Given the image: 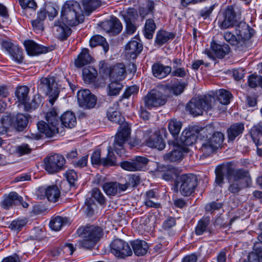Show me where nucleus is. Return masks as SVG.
<instances>
[{
    "label": "nucleus",
    "instance_id": "obj_1",
    "mask_svg": "<svg viewBox=\"0 0 262 262\" xmlns=\"http://www.w3.org/2000/svg\"><path fill=\"white\" fill-rule=\"evenodd\" d=\"M224 139L221 132H215L213 125L208 124L199 134V150L205 157L210 156L221 146Z\"/></svg>",
    "mask_w": 262,
    "mask_h": 262
},
{
    "label": "nucleus",
    "instance_id": "obj_2",
    "mask_svg": "<svg viewBox=\"0 0 262 262\" xmlns=\"http://www.w3.org/2000/svg\"><path fill=\"white\" fill-rule=\"evenodd\" d=\"M254 33V30L248 25L245 22L241 21L235 27L236 36L231 32L226 31L224 33V38L232 46L243 50L250 44V39Z\"/></svg>",
    "mask_w": 262,
    "mask_h": 262
},
{
    "label": "nucleus",
    "instance_id": "obj_3",
    "mask_svg": "<svg viewBox=\"0 0 262 262\" xmlns=\"http://www.w3.org/2000/svg\"><path fill=\"white\" fill-rule=\"evenodd\" d=\"M47 122L40 121L37 124L40 134H32L31 138L38 140L41 138V135L46 137H52L56 133H58L59 119L57 111L55 108L50 110L45 116Z\"/></svg>",
    "mask_w": 262,
    "mask_h": 262
},
{
    "label": "nucleus",
    "instance_id": "obj_4",
    "mask_svg": "<svg viewBox=\"0 0 262 262\" xmlns=\"http://www.w3.org/2000/svg\"><path fill=\"white\" fill-rule=\"evenodd\" d=\"M77 233L82 239L77 242L78 246L85 249L94 248L102 235V230L95 226L81 227L78 229Z\"/></svg>",
    "mask_w": 262,
    "mask_h": 262
},
{
    "label": "nucleus",
    "instance_id": "obj_5",
    "mask_svg": "<svg viewBox=\"0 0 262 262\" xmlns=\"http://www.w3.org/2000/svg\"><path fill=\"white\" fill-rule=\"evenodd\" d=\"M61 19L66 25L76 26L84 21L80 4L76 1H68L64 3L61 12Z\"/></svg>",
    "mask_w": 262,
    "mask_h": 262
},
{
    "label": "nucleus",
    "instance_id": "obj_6",
    "mask_svg": "<svg viewBox=\"0 0 262 262\" xmlns=\"http://www.w3.org/2000/svg\"><path fill=\"white\" fill-rule=\"evenodd\" d=\"M214 99L211 96L205 97L202 99L191 100L186 106V109L194 116L202 114L203 111H208L213 107Z\"/></svg>",
    "mask_w": 262,
    "mask_h": 262
},
{
    "label": "nucleus",
    "instance_id": "obj_7",
    "mask_svg": "<svg viewBox=\"0 0 262 262\" xmlns=\"http://www.w3.org/2000/svg\"><path fill=\"white\" fill-rule=\"evenodd\" d=\"M38 89L49 96V102L53 105L59 95V90L53 77H42L40 79Z\"/></svg>",
    "mask_w": 262,
    "mask_h": 262
},
{
    "label": "nucleus",
    "instance_id": "obj_8",
    "mask_svg": "<svg viewBox=\"0 0 262 262\" xmlns=\"http://www.w3.org/2000/svg\"><path fill=\"white\" fill-rule=\"evenodd\" d=\"M130 126L125 122L122 124L115 136L113 148L116 152L121 156L124 153V145L130 137Z\"/></svg>",
    "mask_w": 262,
    "mask_h": 262
},
{
    "label": "nucleus",
    "instance_id": "obj_9",
    "mask_svg": "<svg viewBox=\"0 0 262 262\" xmlns=\"http://www.w3.org/2000/svg\"><path fill=\"white\" fill-rule=\"evenodd\" d=\"M249 177V173L243 169H234L228 178L229 183L228 190L232 193L238 192L244 186V179Z\"/></svg>",
    "mask_w": 262,
    "mask_h": 262
},
{
    "label": "nucleus",
    "instance_id": "obj_10",
    "mask_svg": "<svg viewBox=\"0 0 262 262\" xmlns=\"http://www.w3.org/2000/svg\"><path fill=\"white\" fill-rule=\"evenodd\" d=\"M163 89H153L144 97L143 100L146 107L150 109L164 105L167 101V97L163 93Z\"/></svg>",
    "mask_w": 262,
    "mask_h": 262
},
{
    "label": "nucleus",
    "instance_id": "obj_11",
    "mask_svg": "<svg viewBox=\"0 0 262 262\" xmlns=\"http://www.w3.org/2000/svg\"><path fill=\"white\" fill-rule=\"evenodd\" d=\"M65 162V159L62 155L57 154L51 155L44 159V168L49 173H55L63 168Z\"/></svg>",
    "mask_w": 262,
    "mask_h": 262
},
{
    "label": "nucleus",
    "instance_id": "obj_12",
    "mask_svg": "<svg viewBox=\"0 0 262 262\" xmlns=\"http://www.w3.org/2000/svg\"><path fill=\"white\" fill-rule=\"evenodd\" d=\"M180 191L184 196H189L194 191L198 185V179L193 174H183L180 177Z\"/></svg>",
    "mask_w": 262,
    "mask_h": 262
},
{
    "label": "nucleus",
    "instance_id": "obj_13",
    "mask_svg": "<svg viewBox=\"0 0 262 262\" xmlns=\"http://www.w3.org/2000/svg\"><path fill=\"white\" fill-rule=\"evenodd\" d=\"M111 252L116 257L124 258L131 256L133 251L127 243L120 239H115L110 245Z\"/></svg>",
    "mask_w": 262,
    "mask_h": 262
},
{
    "label": "nucleus",
    "instance_id": "obj_14",
    "mask_svg": "<svg viewBox=\"0 0 262 262\" xmlns=\"http://www.w3.org/2000/svg\"><path fill=\"white\" fill-rule=\"evenodd\" d=\"M237 21L235 11L232 6H228L219 17L218 26L221 29L225 30L237 26Z\"/></svg>",
    "mask_w": 262,
    "mask_h": 262
},
{
    "label": "nucleus",
    "instance_id": "obj_15",
    "mask_svg": "<svg viewBox=\"0 0 262 262\" xmlns=\"http://www.w3.org/2000/svg\"><path fill=\"white\" fill-rule=\"evenodd\" d=\"M77 97L79 106L84 108H93L96 104V97L88 90H79L77 93Z\"/></svg>",
    "mask_w": 262,
    "mask_h": 262
},
{
    "label": "nucleus",
    "instance_id": "obj_16",
    "mask_svg": "<svg viewBox=\"0 0 262 262\" xmlns=\"http://www.w3.org/2000/svg\"><path fill=\"white\" fill-rule=\"evenodd\" d=\"M148 161V159L145 157L136 156L131 161L122 162L121 167L126 170L130 171L141 170L145 168Z\"/></svg>",
    "mask_w": 262,
    "mask_h": 262
},
{
    "label": "nucleus",
    "instance_id": "obj_17",
    "mask_svg": "<svg viewBox=\"0 0 262 262\" xmlns=\"http://www.w3.org/2000/svg\"><path fill=\"white\" fill-rule=\"evenodd\" d=\"M146 145L151 148L162 150L165 146L162 137L157 133H152L150 130L146 132L145 134Z\"/></svg>",
    "mask_w": 262,
    "mask_h": 262
},
{
    "label": "nucleus",
    "instance_id": "obj_18",
    "mask_svg": "<svg viewBox=\"0 0 262 262\" xmlns=\"http://www.w3.org/2000/svg\"><path fill=\"white\" fill-rule=\"evenodd\" d=\"M101 27L106 32L113 34L119 33L123 28L119 19L115 16H112L108 20L102 22Z\"/></svg>",
    "mask_w": 262,
    "mask_h": 262
},
{
    "label": "nucleus",
    "instance_id": "obj_19",
    "mask_svg": "<svg viewBox=\"0 0 262 262\" xmlns=\"http://www.w3.org/2000/svg\"><path fill=\"white\" fill-rule=\"evenodd\" d=\"M127 184H122L116 182L105 183L103 185V189L106 195L114 196L118 193H121L127 189Z\"/></svg>",
    "mask_w": 262,
    "mask_h": 262
},
{
    "label": "nucleus",
    "instance_id": "obj_20",
    "mask_svg": "<svg viewBox=\"0 0 262 262\" xmlns=\"http://www.w3.org/2000/svg\"><path fill=\"white\" fill-rule=\"evenodd\" d=\"M26 51L29 55L35 56L48 52V48L40 45L32 40H27L24 42Z\"/></svg>",
    "mask_w": 262,
    "mask_h": 262
},
{
    "label": "nucleus",
    "instance_id": "obj_21",
    "mask_svg": "<svg viewBox=\"0 0 262 262\" xmlns=\"http://www.w3.org/2000/svg\"><path fill=\"white\" fill-rule=\"evenodd\" d=\"M55 35L60 40H64L71 34V29L63 21H55L53 26Z\"/></svg>",
    "mask_w": 262,
    "mask_h": 262
},
{
    "label": "nucleus",
    "instance_id": "obj_22",
    "mask_svg": "<svg viewBox=\"0 0 262 262\" xmlns=\"http://www.w3.org/2000/svg\"><path fill=\"white\" fill-rule=\"evenodd\" d=\"M234 169L228 165L218 166L215 170V182L218 185L222 186L224 183V177L226 174V178L228 179V177L232 173Z\"/></svg>",
    "mask_w": 262,
    "mask_h": 262
},
{
    "label": "nucleus",
    "instance_id": "obj_23",
    "mask_svg": "<svg viewBox=\"0 0 262 262\" xmlns=\"http://www.w3.org/2000/svg\"><path fill=\"white\" fill-rule=\"evenodd\" d=\"M138 17L137 13L132 9L128 10L127 14L123 16L126 23V31L128 34H133L137 30L136 20Z\"/></svg>",
    "mask_w": 262,
    "mask_h": 262
},
{
    "label": "nucleus",
    "instance_id": "obj_24",
    "mask_svg": "<svg viewBox=\"0 0 262 262\" xmlns=\"http://www.w3.org/2000/svg\"><path fill=\"white\" fill-rule=\"evenodd\" d=\"M3 121L10 122V125L13 126L18 131H21L25 128L28 122V116L23 114H18L15 117L14 119L11 121V118L7 117V118H3Z\"/></svg>",
    "mask_w": 262,
    "mask_h": 262
},
{
    "label": "nucleus",
    "instance_id": "obj_25",
    "mask_svg": "<svg viewBox=\"0 0 262 262\" xmlns=\"http://www.w3.org/2000/svg\"><path fill=\"white\" fill-rule=\"evenodd\" d=\"M125 49L132 58L135 59L142 50V45L138 38L134 37L126 44Z\"/></svg>",
    "mask_w": 262,
    "mask_h": 262
},
{
    "label": "nucleus",
    "instance_id": "obj_26",
    "mask_svg": "<svg viewBox=\"0 0 262 262\" xmlns=\"http://www.w3.org/2000/svg\"><path fill=\"white\" fill-rule=\"evenodd\" d=\"M188 152L187 148L177 147V148L165 154L163 158L164 160L167 162H177L181 160L184 154Z\"/></svg>",
    "mask_w": 262,
    "mask_h": 262
},
{
    "label": "nucleus",
    "instance_id": "obj_27",
    "mask_svg": "<svg viewBox=\"0 0 262 262\" xmlns=\"http://www.w3.org/2000/svg\"><path fill=\"white\" fill-rule=\"evenodd\" d=\"M47 14L48 15L49 19L52 20L54 17L56 16L58 12L52 4H47L43 9H40L38 12L36 19L43 21L46 18Z\"/></svg>",
    "mask_w": 262,
    "mask_h": 262
},
{
    "label": "nucleus",
    "instance_id": "obj_28",
    "mask_svg": "<svg viewBox=\"0 0 262 262\" xmlns=\"http://www.w3.org/2000/svg\"><path fill=\"white\" fill-rule=\"evenodd\" d=\"M126 76L125 65L122 63H118L112 66L110 77L114 80H122Z\"/></svg>",
    "mask_w": 262,
    "mask_h": 262
},
{
    "label": "nucleus",
    "instance_id": "obj_29",
    "mask_svg": "<svg viewBox=\"0 0 262 262\" xmlns=\"http://www.w3.org/2000/svg\"><path fill=\"white\" fill-rule=\"evenodd\" d=\"M210 220L209 217H203L200 220L195 228V233L197 235H202L205 232H208L210 234L213 232L210 226Z\"/></svg>",
    "mask_w": 262,
    "mask_h": 262
},
{
    "label": "nucleus",
    "instance_id": "obj_30",
    "mask_svg": "<svg viewBox=\"0 0 262 262\" xmlns=\"http://www.w3.org/2000/svg\"><path fill=\"white\" fill-rule=\"evenodd\" d=\"M130 244L136 255L140 256L146 254L148 245L145 241L136 239L131 242Z\"/></svg>",
    "mask_w": 262,
    "mask_h": 262
},
{
    "label": "nucleus",
    "instance_id": "obj_31",
    "mask_svg": "<svg viewBox=\"0 0 262 262\" xmlns=\"http://www.w3.org/2000/svg\"><path fill=\"white\" fill-rule=\"evenodd\" d=\"M21 199V196L16 192H11L4 198L2 202V206L5 209H8L13 205H18Z\"/></svg>",
    "mask_w": 262,
    "mask_h": 262
},
{
    "label": "nucleus",
    "instance_id": "obj_32",
    "mask_svg": "<svg viewBox=\"0 0 262 262\" xmlns=\"http://www.w3.org/2000/svg\"><path fill=\"white\" fill-rule=\"evenodd\" d=\"M154 75L160 79L165 77L171 72V67L160 63H155L152 67Z\"/></svg>",
    "mask_w": 262,
    "mask_h": 262
},
{
    "label": "nucleus",
    "instance_id": "obj_33",
    "mask_svg": "<svg viewBox=\"0 0 262 262\" xmlns=\"http://www.w3.org/2000/svg\"><path fill=\"white\" fill-rule=\"evenodd\" d=\"M69 224L70 220L68 217L56 216L51 219L49 226L52 230L57 231L64 226Z\"/></svg>",
    "mask_w": 262,
    "mask_h": 262
},
{
    "label": "nucleus",
    "instance_id": "obj_34",
    "mask_svg": "<svg viewBox=\"0 0 262 262\" xmlns=\"http://www.w3.org/2000/svg\"><path fill=\"white\" fill-rule=\"evenodd\" d=\"M92 57L89 54L88 49L84 48L81 50L77 58L75 61V65L77 68H81L91 62Z\"/></svg>",
    "mask_w": 262,
    "mask_h": 262
},
{
    "label": "nucleus",
    "instance_id": "obj_35",
    "mask_svg": "<svg viewBox=\"0 0 262 262\" xmlns=\"http://www.w3.org/2000/svg\"><path fill=\"white\" fill-rule=\"evenodd\" d=\"M244 130V125L242 123L238 122L231 125L227 130L228 139L230 141L234 140L243 133Z\"/></svg>",
    "mask_w": 262,
    "mask_h": 262
},
{
    "label": "nucleus",
    "instance_id": "obj_36",
    "mask_svg": "<svg viewBox=\"0 0 262 262\" xmlns=\"http://www.w3.org/2000/svg\"><path fill=\"white\" fill-rule=\"evenodd\" d=\"M29 88L25 85L18 87L15 91V96L18 105H24L29 100Z\"/></svg>",
    "mask_w": 262,
    "mask_h": 262
},
{
    "label": "nucleus",
    "instance_id": "obj_37",
    "mask_svg": "<svg viewBox=\"0 0 262 262\" xmlns=\"http://www.w3.org/2000/svg\"><path fill=\"white\" fill-rule=\"evenodd\" d=\"M45 195L51 202H57L60 195V192L56 185H52L43 188Z\"/></svg>",
    "mask_w": 262,
    "mask_h": 262
},
{
    "label": "nucleus",
    "instance_id": "obj_38",
    "mask_svg": "<svg viewBox=\"0 0 262 262\" xmlns=\"http://www.w3.org/2000/svg\"><path fill=\"white\" fill-rule=\"evenodd\" d=\"M101 3L99 0H82V6L84 13L89 15L92 12L100 7Z\"/></svg>",
    "mask_w": 262,
    "mask_h": 262
},
{
    "label": "nucleus",
    "instance_id": "obj_39",
    "mask_svg": "<svg viewBox=\"0 0 262 262\" xmlns=\"http://www.w3.org/2000/svg\"><path fill=\"white\" fill-rule=\"evenodd\" d=\"M211 47L215 56L219 58L224 57L230 51V47L227 44L219 45L212 42Z\"/></svg>",
    "mask_w": 262,
    "mask_h": 262
},
{
    "label": "nucleus",
    "instance_id": "obj_40",
    "mask_svg": "<svg viewBox=\"0 0 262 262\" xmlns=\"http://www.w3.org/2000/svg\"><path fill=\"white\" fill-rule=\"evenodd\" d=\"M118 104L114 103L113 107H110L107 112V117L109 120L117 123L122 122L123 118L119 111H118Z\"/></svg>",
    "mask_w": 262,
    "mask_h": 262
},
{
    "label": "nucleus",
    "instance_id": "obj_41",
    "mask_svg": "<svg viewBox=\"0 0 262 262\" xmlns=\"http://www.w3.org/2000/svg\"><path fill=\"white\" fill-rule=\"evenodd\" d=\"M60 121L66 127L72 128L76 124V119L74 114L70 111L65 112L60 117Z\"/></svg>",
    "mask_w": 262,
    "mask_h": 262
},
{
    "label": "nucleus",
    "instance_id": "obj_42",
    "mask_svg": "<svg viewBox=\"0 0 262 262\" xmlns=\"http://www.w3.org/2000/svg\"><path fill=\"white\" fill-rule=\"evenodd\" d=\"M251 136L255 145L258 146L262 143V122L254 126L251 129Z\"/></svg>",
    "mask_w": 262,
    "mask_h": 262
},
{
    "label": "nucleus",
    "instance_id": "obj_43",
    "mask_svg": "<svg viewBox=\"0 0 262 262\" xmlns=\"http://www.w3.org/2000/svg\"><path fill=\"white\" fill-rule=\"evenodd\" d=\"M97 75V70L91 66L84 68L82 70V76L85 83H90L93 82Z\"/></svg>",
    "mask_w": 262,
    "mask_h": 262
},
{
    "label": "nucleus",
    "instance_id": "obj_44",
    "mask_svg": "<svg viewBox=\"0 0 262 262\" xmlns=\"http://www.w3.org/2000/svg\"><path fill=\"white\" fill-rule=\"evenodd\" d=\"M42 103V98L39 95H35L31 100H27L23 105L24 110L26 111H31L38 107Z\"/></svg>",
    "mask_w": 262,
    "mask_h": 262
},
{
    "label": "nucleus",
    "instance_id": "obj_45",
    "mask_svg": "<svg viewBox=\"0 0 262 262\" xmlns=\"http://www.w3.org/2000/svg\"><path fill=\"white\" fill-rule=\"evenodd\" d=\"M174 35L172 33L164 30L159 31L156 35L155 42L159 46H162L169 40L173 39Z\"/></svg>",
    "mask_w": 262,
    "mask_h": 262
},
{
    "label": "nucleus",
    "instance_id": "obj_46",
    "mask_svg": "<svg viewBox=\"0 0 262 262\" xmlns=\"http://www.w3.org/2000/svg\"><path fill=\"white\" fill-rule=\"evenodd\" d=\"M180 140L183 144L186 146H190L196 141V137L189 129H185L182 133Z\"/></svg>",
    "mask_w": 262,
    "mask_h": 262
},
{
    "label": "nucleus",
    "instance_id": "obj_47",
    "mask_svg": "<svg viewBox=\"0 0 262 262\" xmlns=\"http://www.w3.org/2000/svg\"><path fill=\"white\" fill-rule=\"evenodd\" d=\"M90 46L92 48L97 46H102L105 53L107 52L109 49L108 45L105 39L99 35H94L91 38L90 40Z\"/></svg>",
    "mask_w": 262,
    "mask_h": 262
},
{
    "label": "nucleus",
    "instance_id": "obj_48",
    "mask_svg": "<svg viewBox=\"0 0 262 262\" xmlns=\"http://www.w3.org/2000/svg\"><path fill=\"white\" fill-rule=\"evenodd\" d=\"M156 28V25L152 19L146 20L144 29V36L148 39H151L155 33Z\"/></svg>",
    "mask_w": 262,
    "mask_h": 262
},
{
    "label": "nucleus",
    "instance_id": "obj_49",
    "mask_svg": "<svg viewBox=\"0 0 262 262\" xmlns=\"http://www.w3.org/2000/svg\"><path fill=\"white\" fill-rule=\"evenodd\" d=\"M10 150L11 152L15 154L18 156H21L30 154L32 151V149L28 144L23 143L19 145L11 146Z\"/></svg>",
    "mask_w": 262,
    "mask_h": 262
},
{
    "label": "nucleus",
    "instance_id": "obj_50",
    "mask_svg": "<svg viewBox=\"0 0 262 262\" xmlns=\"http://www.w3.org/2000/svg\"><path fill=\"white\" fill-rule=\"evenodd\" d=\"M217 99L221 104L227 105L230 103V100L232 98V94L228 91L221 89L216 93Z\"/></svg>",
    "mask_w": 262,
    "mask_h": 262
},
{
    "label": "nucleus",
    "instance_id": "obj_51",
    "mask_svg": "<svg viewBox=\"0 0 262 262\" xmlns=\"http://www.w3.org/2000/svg\"><path fill=\"white\" fill-rule=\"evenodd\" d=\"M150 199L157 200V196L153 190H150L146 192L144 204L148 207L158 208L160 205Z\"/></svg>",
    "mask_w": 262,
    "mask_h": 262
},
{
    "label": "nucleus",
    "instance_id": "obj_52",
    "mask_svg": "<svg viewBox=\"0 0 262 262\" xmlns=\"http://www.w3.org/2000/svg\"><path fill=\"white\" fill-rule=\"evenodd\" d=\"M116 165V158L112 151L111 146H109L106 157L102 158V165L104 166H113Z\"/></svg>",
    "mask_w": 262,
    "mask_h": 262
},
{
    "label": "nucleus",
    "instance_id": "obj_53",
    "mask_svg": "<svg viewBox=\"0 0 262 262\" xmlns=\"http://www.w3.org/2000/svg\"><path fill=\"white\" fill-rule=\"evenodd\" d=\"M114 80L109 84L108 86V94L110 96H116L119 94L120 90L122 88V84L117 81Z\"/></svg>",
    "mask_w": 262,
    "mask_h": 262
},
{
    "label": "nucleus",
    "instance_id": "obj_54",
    "mask_svg": "<svg viewBox=\"0 0 262 262\" xmlns=\"http://www.w3.org/2000/svg\"><path fill=\"white\" fill-rule=\"evenodd\" d=\"M182 124L176 119L170 120L168 124V129L173 136L178 135L181 128Z\"/></svg>",
    "mask_w": 262,
    "mask_h": 262
},
{
    "label": "nucleus",
    "instance_id": "obj_55",
    "mask_svg": "<svg viewBox=\"0 0 262 262\" xmlns=\"http://www.w3.org/2000/svg\"><path fill=\"white\" fill-rule=\"evenodd\" d=\"M12 59L17 63H21L23 60V50L17 46L13 47L9 53Z\"/></svg>",
    "mask_w": 262,
    "mask_h": 262
},
{
    "label": "nucleus",
    "instance_id": "obj_56",
    "mask_svg": "<svg viewBox=\"0 0 262 262\" xmlns=\"http://www.w3.org/2000/svg\"><path fill=\"white\" fill-rule=\"evenodd\" d=\"M112 66L109 65L104 60L100 61L99 63V70L100 73L105 74L110 77Z\"/></svg>",
    "mask_w": 262,
    "mask_h": 262
},
{
    "label": "nucleus",
    "instance_id": "obj_57",
    "mask_svg": "<svg viewBox=\"0 0 262 262\" xmlns=\"http://www.w3.org/2000/svg\"><path fill=\"white\" fill-rule=\"evenodd\" d=\"M26 223L27 221L25 219L14 220L10 224V227L11 229L18 231L26 225Z\"/></svg>",
    "mask_w": 262,
    "mask_h": 262
},
{
    "label": "nucleus",
    "instance_id": "obj_58",
    "mask_svg": "<svg viewBox=\"0 0 262 262\" xmlns=\"http://www.w3.org/2000/svg\"><path fill=\"white\" fill-rule=\"evenodd\" d=\"M66 176L70 185L71 186H74L75 182L78 178L77 173L74 170H68L66 173Z\"/></svg>",
    "mask_w": 262,
    "mask_h": 262
},
{
    "label": "nucleus",
    "instance_id": "obj_59",
    "mask_svg": "<svg viewBox=\"0 0 262 262\" xmlns=\"http://www.w3.org/2000/svg\"><path fill=\"white\" fill-rule=\"evenodd\" d=\"M188 73V71L184 67H180L173 70L170 72L172 76H176L180 78H184Z\"/></svg>",
    "mask_w": 262,
    "mask_h": 262
},
{
    "label": "nucleus",
    "instance_id": "obj_60",
    "mask_svg": "<svg viewBox=\"0 0 262 262\" xmlns=\"http://www.w3.org/2000/svg\"><path fill=\"white\" fill-rule=\"evenodd\" d=\"M92 196L100 204L105 202V198L100 190L98 188H94L92 191Z\"/></svg>",
    "mask_w": 262,
    "mask_h": 262
},
{
    "label": "nucleus",
    "instance_id": "obj_61",
    "mask_svg": "<svg viewBox=\"0 0 262 262\" xmlns=\"http://www.w3.org/2000/svg\"><path fill=\"white\" fill-rule=\"evenodd\" d=\"M91 162L92 164L102 165V158H101L100 150L93 152L91 156Z\"/></svg>",
    "mask_w": 262,
    "mask_h": 262
},
{
    "label": "nucleus",
    "instance_id": "obj_62",
    "mask_svg": "<svg viewBox=\"0 0 262 262\" xmlns=\"http://www.w3.org/2000/svg\"><path fill=\"white\" fill-rule=\"evenodd\" d=\"M19 4L23 9L30 8L35 9L36 4L34 0H19Z\"/></svg>",
    "mask_w": 262,
    "mask_h": 262
},
{
    "label": "nucleus",
    "instance_id": "obj_63",
    "mask_svg": "<svg viewBox=\"0 0 262 262\" xmlns=\"http://www.w3.org/2000/svg\"><path fill=\"white\" fill-rule=\"evenodd\" d=\"M138 88L136 85H133L127 88L122 95L123 98H128L132 95L137 94L138 92Z\"/></svg>",
    "mask_w": 262,
    "mask_h": 262
},
{
    "label": "nucleus",
    "instance_id": "obj_64",
    "mask_svg": "<svg viewBox=\"0 0 262 262\" xmlns=\"http://www.w3.org/2000/svg\"><path fill=\"white\" fill-rule=\"evenodd\" d=\"M254 252H251L257 256L256 260L258 262H262V244H255L254 245Z\"/></svg>",
    "mask_w": 262,
    "mask_h": 262
}]
</instances>
